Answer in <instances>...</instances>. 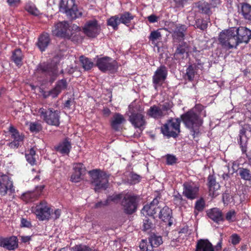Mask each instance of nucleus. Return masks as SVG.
<instances>
[{
    "mask_svg": "<svg viewBox=\"0 0 251 251\" xmlns=\"http://www.w3.org/2000/svg\"><path fill=\"white\" fill-rule=\"evenodd\" d=\"M124 194H114L111 196H109L107 199L106 202L104 204H106L110 201H113L114 202H118L120 200H122Z\"/></svg>",
    "mask_w": 251,
    "mask_h": 251,
    "instance_id": "de8ad7c7",
    "label": "nucleus"
},
{
    "mask_svg": "<svg viewBox=\"0 0 251 251\" xmlns=\"http://www.w3.org/2000/svg\"><path fill=\"white\" fill-rule=\"evenodd\" d=\"M36 156L35 151L33 148H31L25 154L26 161L31 165H34L36 164Z\"/></svg>",
    "mask_w": 251,
    "mask_h": 251,
    "instance_id": "4c0bfd02",
    "label": "nucleus"
},
{
    "mask_svg": "<svg viewBox=\"0 0 251 251\" xmlns=\"http://www.w3.org/2000/svg\"><path fill=\"white\" fill-rule=\"evenodd\" d=\"M40 68L43 72H47V71L49 73H50V74L51 75H52L53 76H56L57 75L58 71H57L56 67L55 66L51 69H49V68H48L47 69H45L44 66L43 65H41L40 67Z\"/></svg>",
    "mask_w": 251,
    "mask_h": 251,
    "instance_id": "4d7b16f0",
    "label": "nucleus"
},
{
    "mask_svg": "<svg viewBox=\"0 0 251 251\" xmlns=\"http://www.w3.org/2000/svg\"><path fill=\"white\" fill-rule=\"evenodd\" d=\"M199 186L194 183H185L183 185V195L188 199L194 200L198 197Z\"/></svg>",
    "mask_w": 251,
    "mask_h": 251,
    "instance_id": "2eb2a0df",
    "label": "nucleus"
},
{
    "mask_svg": "<svg viewBox=\"0 0 251 251\" xmlns=\"http://www.w3.org/2000/svg\"><path fill=\"white\" fill-rule=\"evenodd\" d=\"M95 62L96 66L100 71L104 73L107 71L114 72L118 67L117 61L108 56L98 57Z\"/></svg>",
    "mask_w": 251,
    "mask_h": 251,
    "instance_id": "0eeeda50",
    "label": "nucleus"
},
{
    "mask_svg": "<svg viewBox=\"0 0 251 251\" xmlns=\"http://www.w3.org/2000/svg\"><path fill=\"white\" fill-rule=\"evenodd\" d=\"M149 241L152 248H156L162 244V237L156 235H152L149 238Z\"/></svg>",
    "mask_w": 251,
    "mask_h": 251,
    "instance_id": "e433bc0d",
    "label": "nucleus"
},
{
    "mask_svg": "<svg viewBox=\"0 0 251 251\" xmlns=\"http://www.w3.org/2000/svg\"><path fill=\"white\" fill-rule=\"evenodd\" d=\"M206 116L205 111L201 104H197L192 109L181 116L182 121L195 138L199 133V128L203 123L201 116Z\"/></svg>",
    "mask_w": 251,
    "mask_h": 251,
    "instance_id": "f257e3e1",
    "label": "nucleus"
},
{
    "mask_svg": "<svg viewBox=\"0 0 251 251\" xmlns=\"http://www.w3.org/2000/svg\"><path fill=\"white\" fill-rule=\"evenodd\" d=\"M25 9L28 13L35 16L38 15L39 13V11L33 3H27L25 5Z\"/></svg>",
    "mask_w": 251,
    "mask_h": 251,
    "instance_id": "c03bdc74",
    "label": "nucleus"
},
{
    "mask_svg": "<svg viewBox=\"0 0 251 251\" xmlns=\"http://www.w3.org/2000/svg\"><path fill=\"white\" fill-rule=\"evenodd\" d=\"M147 114L154 119H160L165 116L163 112L161 110V107L154 105L151 106L147 112Z\"/></svg>",
    "mask_w": 251,
    "mask_h": 251,
    "instance_id": "412c9836",
    "label": "nucleus"
},
{
    "mask_svg": "<svg viewBox=\"0 0 251 251\" xmlns=\"http://www.w3.org/2000/svg\"><path fill=\"white\" fill-rule=\"evenodd\" d=\"M196 26L197 28L201 30H204L207 28V24L206 21L201 19H198L196 21Z\"/></svg>",
    "mask_w": 251,
    "mask_h": 251,
    "instance_id": "5fc2aeb1",
    "label": "nucleus"
},
{
    "mask_svg": "<svg viewBox=\"0 0 251 251\" xmlns=\"http://www.w3.org/2000/svg\"><path fill=\"white\" fill-rule=\"evenodd\" d=\"M130 177L131 182L133 183H138L140 180V176L139 175L134 173L130 174Z\"/></svg>",
    "mask_w": 251,
    "mask_h": 251,
    "instance_id": "69168bd1",
    "label": "nucleus"
},
{
    "mask_svg": "<svg viewBox=\"0 0 251 251\" xmlns=\"http://www.w3.org/2000/svg\"><path fill=\"white\" fill-rule=\"evenodd\" d=\"M73 170L77 173H80L82 175H83L86 171L84 166L81 163L74 164L73 166Z\"/></svg>",
    "mask_w": 251,
    "mask_h": 251,
    "instance_id": "09e8293b",
    "label": "nucleus"
},
{
    "mask_svg": "<svg viewBox=\"0 0 251 251\" xmlns=\"http://www.w3.org/2000/svg\"><path fill=\"white\" fill-rule=\"evenodd\" d=\"M121 201V205L125 213L130 214L134 212L137 208V197L131 193L124 194Z\"/></svg>",
    "mask_w": 251,
    "mask_h": 251,
    "instance_id": "9d476101",
    "label": "nucleus"
},
{
    "mask_svg": "<svg viewBox=\"0 0 251 251\" xmlns=\"http://www.w3.org/2000/svg\"><path fill=\"white\" fill-rule=\"evenodd\" d=\"M205 205V202L202 199L198 200L195 205V209L198 211H201L203 210Z\"/></svg>",
    "mask_w": 251,
    "mask_h": 251,
    "instance_id": "864d4df0",
    "label": "nucleus"
},
{
    "mask_svg": "<svg viewBox=\"0 0 251 251\" xmlns=\"http://www.w3.org/2000/svg\"><path fill=\"white\" fill-rule=\"evenodd\" d=\"M240 241V237L236 234H232L230 237V241L233 245L238 244Z\"/></svg>",
    "mask_w": 251,
    "mask_h": 251,
    "instance_id": "0e129e2a",
    "label": "nucleus"
},
{
    "mask_svg": "<svg viewBox=\"0 0 251 251\" xmlns=\"http://www.w3.org/2000/svg\"><path fill=\"white\" fill-rule=\"evenodd\" d=\"M60 93L59 91H58L55 87H54L53 89L48 92V94L47 95H45V97L50 96L52 98H55L57 97Z\"/></svg>",
    "mask_w": 251,
    "mask_h": 251,
    "instance_id": "e2e57ef3",
    "label": "nucleus"
},
{
    "mask_svg": "<svg viewBox=\"0 0 251 251\" xmlns=\"http://www.w3.org/2000/svg\"><path fill=\"white\" fill-rule=\"evenodd\" d=\"M208 186L210 195L215 197L218 194L217 191L220 188V185L216 182V179L213 176H209L208 177Z\"/></svg>",
    "mask_w": 251,
    "mask_h": 251,
    "instance_id": "4be33fe9",
    "label": "nucleus"
},
{
    "mask_svg": "<svg viewBox=\"0 0 251 251\" xmlns=\"http://www.w3.org/2000/svg\"><path fill=\"white\" fill-rule=\"evenodd\" d=\"M242 14L246 20L251 21V6L245 3L242 6Z\"/></svg>",
    "mask_w": 251,
    "mask_h": 251,
    "instance_id": "58836bf2",
    "label": "nucleus"
},
{
    "mask_svg": "<svg viewBox=\"0 0 251 251\" xmlns=\"http://www.w3.org/2000/svg\"><path fill=\"white\" fill-rule=\"evenodd\" d=\"M158 200L155 198L149 204L145 205L141 210V213L144 216H154L160 210L158 205Z\"/></svg>",
    "mask_w": 251,
    "mask_h": 251,
    "instance_id": "f3484780",
    "label": "nucleus"
},
{
    "mask_svg": "<svg viewBox=\"0 0 251 251\" xmlns=\"http://www.w3.org/2000/svg\"><path fill=\"white\" fill-rule=\"evenodd\" d=\"M159 217L164 222H168L169 225L172 224L171 219L172 218V210L168 206H164L162 209H160Z\"/></svg>",
    "mask_w": 251,
    "mask_h": 251,
    "instance_id": "5701e85b",
    "label": "nucleus"
},
{
    "mask_svg": "<svg viewBox=\"0 0 251 251\" xmlns=\"http://www.w3.org/2000/svg\"><path fill=\"white\" fill-rule=\"evenodd\" d=\"M237 46L241 43H247L251 39V30L247 27L240 26L238 28L232 27Z\"/></svg>",
    "mask_w": 251,
    "mask_h": 251,
    "instance_id": "f8f14e48",
    "label": "nucleus"
},
{
    "mask_svg": "<svg viewBox=\"0 0 251 251\" xmlns=\"http://www.w3.org/2000/svg\"><path fill=\"white\" fill-rule=\"evenodd\" d=\"M121 24L120 19L119 15L112 16L107 21L108 25L111 26L114 30L118 28V25Z\"/></svg>",
    "mask_w": 251,
    "mask_h": 251,
    "instance_id": "72a5a7b5",
    "label": "nucleus"
},
{
    "mask_svg": "<svg viewBox=\"0 0 251 251\" xmlns=\"http://www.w3.org/2000/svg\"><path fill=\"white\" fill-rule=\"evenodd\" d=\"M161 39V34L159 30L151 31L149 37V39L152 44L156 46L158 41Z\"/></svg>",
    "mask_w": 251,
    "mask_h": 251,
    "instance_id": "c9c22d12",
    "label": "nucleus"
},
{
    "mask_svg": "<svg viewBox=\"0 0 251 251\" xmlns=\"http://www.w3.org/2000/svg\"><path fill=\"white\" fill-rule=\"evenodd\" d=\"M236 213L234 210L228 211L226 216V219L229 222H234L236 220Z\"/></svg>",
    "mask_w": 251,
    "mask_h": 251,
    "instance_id": "603ef678",
    "label": "nucleus"
},
{
    "mask_svg": "<svg viewBox=\"0 0 251 251\" xmlns=\"http://www.w3.org/2000/svg\"><path fill=\"white\" fill-rule=\"evenodd\" d=\"M33 213L40 221L48 220L50 218L52 210L45 201H42L32 209Z\"/></svg>",
    "mask_w": 251,
    "mask_h": 251,
    "instance_id": "1a4fd4ad",
    "label": "nucleus"
},
{
    "mask_svg": "<svg viewBox=\"0 0 251 251\" xmlns=\"http://www.w3.org/2000/svg\"><path fill=\"white\" fill-rule=\"evenodd\" d=\"M8 191L13 193L15 191L13 182L7 175L0 174V195H5Z\"/></svg>",
    "mask_w": 251,
    "mask_h": 251,
    "instance_id": "ddd939ff",
    "label": "nucleus"
},
{
    "mask_svg": "<svg viewBox=\"0 0 251 251\" xmlns=\"http://www.w3.org/2000/svg\"><path fill=\"white\" fill-rule=\"evenodd\" d=\"M74 0H60L59 1V10L60 12L65 13L67 9L70 8V4H74Z\"/></svg>",
    "mask_w": 251,
    "mask_h": 251,
    "instance_id": "ea45409f",
    "label": "nucleus"
},
{
    "mask_svg": "<svg viewBox=\"0 0 251 251\" xmlns=\"http://www.w3.org/2000/svg\"><path fill=\"white\" fill-rule=\"evenodd\" d=\"M126 120L122 115L119 113H116L113 116L111 121V127L114 130H118L120 126Z\"/></svg>",
    "mask_w": 251,
    "mask_h": 251,
    "instance_id": "cd10ccee",
    "label": "nucleus"
},
{
    "mask_svg": "<svg viewBox=\"0 0 251 251\" xmlns=\"http://www.w3.org/2000/svg\"><path fill=\"white\" fill-rule=\"evenodd\" d=\"M50 42V38L48 33H43L38 38L37 46L41 51H44Z\"/></svg>",
    "mask_w": 251,
    "mask_h": 251,
    "instance_id": "bb28decb",
    "label": "nucleus"
},
{
    "mask_svg": "<svg viewBox=\"0 0 251 251\" xmlns=\"http://www.w3.org/2000/svg\"><path fill=\"white\" fill-rule=\"evenodd\" d=\"M196 75L195 68L192 65L189 66L186 70V78L190 81H192L194 79Z\"/></svg>",
    "mask_w": 251,
    "mask_h": 251,
    "instance_id": "a19ab883",
    "label": "nucleus"
},
{
    "mask_svg": "<svg viewBox=\"0 0 251 251\" xmlns=\"http://www.w3.org/2000/svg\"><path fill=\"white\" fill-rule=\"evenodd\" d=\"M239 174L242 179L246 180H251V173L249 170L241 168L239 171Z\"/></svg>",
    "mask_w": 251,
    "mask_h": 251,
    "instance_id": "37998d69",
    "label": "nucleus"
},
{
    "mask_svg": "<svg viewBox=\"0 0 251 251\" xmlns=\"http://www.w3.org/2000/svg\"><path fill=\"white\" fill-rule=\"evenodd\" d=\"M245 129L242 128L240 130L239 134V139L238 140V142L240 144L243 152H244L246 151L247 143L248 141V138L247 137V136L245 135Z\"/></svg>",
    "mask_w": 251,
    "mask_h": 251,
    "instance_id": "7c9ffc66",
    "label": "nucleus"
},
{
    "mask_svg": "<svg viewBox=\"0 0 251 251\" xmlns=\"http://www.w3.org/2000/svg\"><path fill=\"white\" fill-rule=\"evenodd\" d=\"M80 30V28L77 25L69 24L67 22L63 21L56 24L52 32L57 37L69 38Z\"/></svg>",
    "mask_w": 251,
    "mask_h": 251,
    "instance_id": "f03ea898",
    "label": "nucleus"
},
{
    "mask_svg": "<svg viewBox=\"0 0 251 251\" xmlns=\"http://www.w3.org/2000/svg\"><path fill=\"white\" fill-rule=\"evenodd\" d=\"M21 226L22 227H30L31 224L30 222L25 218L21 219Z\"/></svg>",
    "mask_w": 251,
    "mask_h": 251,
    "instance_id": "338daca9",
    "label": "nucleus"
},
{
    "mask_svg": "<svg viewBox=\"0 0 251 251\" xmlns=\"http://www.w3.org/2000/svg\"><path fill=\"white\" fill-rule=\"evenodd\" d=\"M121 23L129 26L131 21L134 18L135 16L129 12H125L119 15Z\"/></svg>",
    "mask_w": 251,
    "mask_h": 251,
    "instance_id": "2f4dec72",
    "label": "nucleus"
},
{
    "mask_svg": "<svg viewBox=\"0 0 251 251\" xmlns=\"http://www.w3.org/2000/svg\"><path fill=\"white\" fill-rule=\"evenodd\" d=\"M29 129L32 132L37 133L42 129V126L38 123H30L29 125Z\"/></svg>",
    "mask_w": 251,
    "mask_h": 251,
    "instance_id": "3c124183",
    "label": "nucleus"
},
{
    "mask_svg": "<svg viewBox=\"0 0 251 251\" xmlns=\"http://www.w3.org/2000/svg\"><path fill=\"white\" fill-rule=\"evenodd\" d=\"M100 30V26L95 19L87 21L83 27L84 33L90 38L97 37Z\"/></svg>",
    "mask_w": 251,
    "mask_h": 251,
    "instance_id": "9b49d317",
    "label": "nucleus"
},
{
    "mask_svg": "<svg viewBox=\"0 0 251 251\" xmlns=\"http://www.w3.org/2000/svg\"><path fill=\"white\" fill-rule=\"evenodd\" d=\"M186 29V27L184 25H175L174 29H172L173 36L174 38L178 40L183 39L184 36V32Z\"/></svg>",
    "mask_w": 251,
    "mask_h": 251,
    "instance_id": "393cba45",
    "label": "nucleus"
},
{
    "mask_svg": "<svg viewBox=\"0 0 251 251\" xmlns=\"http://www.w3.org/2000/svg\"><path fill=\"white\" fill-rule=\"evenodd\" d=\"M199 10L202 13L210 15L212 13L211 7L208 2L205 1H199L197 3Z\"/></svg>",
    "mask_w": 251,
    "mask_h": 251,
    "instance_id": "473e14b6",
    "label": "nucleus"
},
{
    "mask_svg": "<svg viewBox=\"0 0 251 251\" xmlns=\"http://www.w3.org/2000/svg\"><path fill=\"white\" fill-rule=\"evenodd\" d=\"M70 6L71 7L65 13L69 18L75 19L82 16V11L78 10L77 6L75 4V2H74V4Z\"/></svg>",
    "mask_w": 251,
    "mask_h": 251,
    "instance_id": "b1692460",
    "label": "nucleus"
},
{
    "mask_svg": "<svg viewBox=\"0 0 251 251\" xmlns=\"http://www.w3.org/2000/svg\"><path fill=\"white\" fill-rule=\"evenodd\" d=\"M38 113L40 118L48 125L58 126L60 125V111L52 108L47 110L40 108Z\"/></svg>",
    "mask_w": 251,
    "mask_h": 251,
    "instance_id": "20e7f679",
    "label": "nucleus"
},
{
    "mask_svg": "<svg viewBox=\"0 0 251 251\" xmlns=\"http://www.w3.org/2000/svg\"><path fill=\"white\" fill-rule=\"evenodd\" d=\"M140 251H152L153 249L150 242L148 243L147 240H142L140 244Z\"/></svg>",
    "mask_w": 251,
    "mask_h": 251,
    "instance_id": "49530a36",
    "label": "nucleus"
},
{
    "mask_svg": "<svg viewBox=\"0 0 251 251\" xmlns=\"http://www.w3.org/2000/svg\"><path fill=\"white\" fill-rule=\"evenodd\" d=\"M0 246L8 250H14L18 247V240L16 236L2 239L0 240Z\"/></svg>",
    "mask_w": 251,
    "mask_h": 251,
    "instance_id": "6ab92c4d",
    "label": "nucleus"
},
{
    "mask_svg": "<svg viewBox=\"0 0 251 251\" xmlns=\"http://www.w3.org/2000/svg\"><path fill=\"white\" fill-rule=\"evenodd\" d=\"M82 175L80 173H77L74 171L73 174L71 176V180L73 182H78L81 179Z\"/></svg>",
    "mask_w": 251,
    "mask_h": 251,
    "instance_id": "6e6d98bb",
    "label": "nucleus"
},
{
    "mask_svg": "<svg viewBox=\"0 0 251 251\" xmlns=\"http://www.w3.org/2000/svg\"><path fill=\"white\" fill-rule=\"evenodd\" d=\"M129 109L131 113L129 121L135 128H139L141 131H143L146 125L144 109L140 106L134 107L132 104L129 105Z\"/></svg>",
    "mask_w": 251,
    "mask_h": 251,
    "instance_id": "7ed1b4c3",
    "label": "nucleus"
},
{
    "mask_svg": "<svg viewBox=\"0 0 251 251\" xmlns=\"http://www.w3.org/2000/svg\"><path fill=\"white\" fill-rule=\"evenodd\" d=\"M207 215L212 220L217 223L224 221L222 212L218 208L211 209L208 212Z\"/></svg>",
    "mask_w": 251,
    "mask_h": 251,
    "instance_id": "a878e982",
    "label": "nucleus"
},
{
    "mask_svg": "<svg viewBox=\"0 0 251 251\" xmlns=\"http://www.w3.org/2000/svg\"><path fill=\"white\" fill-rule=\"evenodd\" d=\"M61 215V211L59 209H56L53 213L51 214L50 218H52L54 220L59 218Z\"/></svg>",
    "mask_w": 251,
    "mask_h": 251,
    "instance_id": "774afa93",
    "label": "nucleus"
},
{
    "mask_svg": "<svg viewBox=\"0 0 251 251\" xmlns=\"http://www.w3.org/2000/svg\"><path fill=\"white\" fill-rule=\"evenodd\" d=\"M67 86V83L66 79H62L60 80L57 81L56 84L55 88L59 91L60 93L61 92L62 90H64L66 89Z\"/></svg>",
    "mask_w": 251,
    "mask_h": 251,
    "instance_id": "8fccbe9b",
    "label": "nucleus"
},
{
    "mask_svg": "<svg viewBox=\"0 0 251 251\" xmlns=\"http://www.w3.org/2000/svg\"><path fill=\"white\" fill-rule=\"evenodd\" d=\"M24 54L20 49H15L12 53L11 60L19 67L23 65Z\"/></svg>",
    "mask_w": 251,
    "mask_h": 251,
    "instance_id": "c85d7f7f",
    "label": "nucleus"
},
{
    "mask_svg": "<svg viewBox=\"0 0 251 251\" xmlns=\"http://www.w3.org/2000/svg\"><path fill=\"white\" fill-rule=\"evenodd\" d=\"M180 122L178 118H172L161 127V132L168 137H176L180 131Z\"/></svg>",
    "mask_w": 251,
    "mask_h": 251,
    "instance_id": "423d86ee",
    "label": "nucleus"
},
{
    "mask_svg": "<svg viewBox=\"0 0 251 251\" xmlns=\"http://www.w3.org/2000/svg\"><path fill=\"white\" fill-rule=\"evenodd\" d=\"M9 132L11 138L13 140L12 142L9 143V146L13 149H17L21 146L23 143L24 135L21 134L13 126H9Z\"/></svg>",
    "mask_w": 251,
    "mask_h": 251,
    "instance_id": "4468645a",
    "label": "nucleus"
},
{
    "mask_svg": "<svg viewBox=\"0 0 251 251\" xmlns=\"http://www.w3.org/2000/svg\"><path fill=\"white\" fill-rule=\"evenodd\" d=\"M176 160L177 159L175 155L168 154L166 156V162L168 165H172L176 163Z\"/></svg>",
    "mask_w": 251,
    "mask_h": 251,
    "instance_id": "bf43d9fd",
    "label": "nucleus"
},
{
    "mask_svg": "<svg viewBox=\"0 0 251 251\" xmlns=\"http://www.w3.org/2000/svg\"><path fill=\"white\" fill-rule=\"evenodd\" d=\"M44 188L43 185L38 186L36 187L35 191H29L23 194L21 198L26 202L33 201L41 195Z\"/></svg>",
    "mask_w": 251,
    "mask_h": 251,
    "instance_id": "a211bd4d",
    "label": "nucleus"
},
{
    "mask_svg": "<svg viewBox=\"0 0 251 251\" xmlns=\"http://www.w3.org/2000/svg\"><path fill=\"white\" fill-rule=\"evenodd\" d=\"M186 51V50L185 48L182 46L179 45L177 48V50L175 53L174 57L176 58H178L179 55H182Z\"/></svg>",
    "mask_w": 251,
    "mask_h": 251,
    "instance_id": "13d9d810",
    "label": "nucleus"
},
{
    "mask_svg": "<svg viewBox=\"0 0 251 251\" xmlns=\"http://www.w3.org/2000/svg\"><path fill=\"white\" fill-rule=\"evenodd\" d=\"M167 74V69L165 66H161L156 70L152 76V81L155 89L166 79Z\"/></svg>",
    "mask_w": 251,
    "mask_h": 251,
    "instance_id": "dca6fc26",
    "label": "nucleus"
},
{
    "mask_svg": "<svg viewBox=\"0 0 251 251\" xmlns=\"http://www.w3.org/2000/svg\"><path fill=\"white\" fill-rule=\"evenodd\" d=\"M174 201L175 204L179 206H182L186 203V201L183 199L181 195L179 193L174 195Z\"/></svg>",
    "mask_w": 251,
    "mask_h": 251,
    "instance_id": "a18cd8bd",
    "label": "nucleus"
},
{
    "mask_svg": "<svg viewBox=\"0 0 251 251\" xmlns=\"http://www.w3.org/2000/svg\"><path fill=\"white\" fill-rule=\"evenodd\" d=\"M219 41L222 46L226 49H230L237 46L234 32L232 28L221 32L219 36Z\"/></svg>",
    "mask_w": 251,
    "mask_h": 251,
    "instance_id": "6e6552de",
    "label": "nucleus"
},
{
    "mask_svg": "<svg viewBox=\"0 0 251 251\" xmlns=\"http://www.w3.org/2000/svg\"><path fill=\"white\" fill-rule=\"evenodd\" d=\"M79 61L82 64V67L85 70H90L94 66V63L88 58L81 56Z\"/></svg>",
    "mask_w": 251,
    "mask_h": 251,
    "instance_id": "f704fd0d",
    "label": "nucleus"
},
{
    "mask_svg": "<svg viewBox=\"0 0 251 251\" xmlns=\"http://www.w3.org/2000/svg\"><path fill=\"white\" fill-rule=\"evenodd\" d=\"M171 105L169 103H165L161 107V110L163 112L164 116L168 114V111L171 110Z\"/></svg>",
    "mask_w": 251,
    "mask_h": 251,
    "instance_id": "052dcab7",
    "label": "nucleus"
},
{
    "mask_svg": "<svg viewBox=\"0 0 251 251\" xmlns=\"http://www.w3.org/2000/svg\"><path fill=\"white\" fill-rule=\"evenodd\" d=\"M196 251H214V250L207 239H200L197 242Z\"/></svg>",
    "mask_w": 251,
    "mask_h": 251,
    "instance_id": "aec40b11",
    "label": "nucleus"
},
{
    "mask_svg": "<svg viewBox=\"0 0 251 251\" xmlns=\"http://www.w3.org/2000/svg\"><path fill=\"white\" fill-rule=\"evenodd\" d=\"M143 230L144 231H147L150 229L152 226V224L150 222L149 219L147 218L144 220L143 222Z\"/></svg>",
    "mask_w": 251,
    "mask_h": 251,
    "instance_id": "680f3d73",
    "label": "nucleus"
},
{
    "mask_svg": "<svg viewBox=\"0 0 251 251\" xmlns=\"http://www.w3.org/2000/svg\"><path fill=\"white\" fill-rule=\"evenodd\" d=\"M89 174L92 178V184L95 186V191L107 188L109 176L107 174L99 170L90 171Z\"/></svg>",
    "mask_w": 251,
    "mask_h": 251,
    "instance_id": "39448f33",
    "label": "nucleus"
},
{
    "mask_svg": "<svg viewBox=\"0 0 251 251\" xmlns=\"http://www.w3.org/2000/svg\"><path fill=\"white\" fill-rule=\"evenodd\" d=\"M73 251H98L84 244L76 245L72 249Z\"/></svg>",
    "mask_w": 251,
    "mask_h": 251,
    "instance_id": "79ce46f5",
    "label": "nucleus"
},
{
    "mask_svg": "<svg viewBox=\"0 0 251 251\" xmlns=\"http://www.w3.org/2000/svg\"><path fill=\"white\" fill-rule=\"evenodd\" d=\"M56 150L62 154H68L71 150V145L70 142L65 140L55 147Z\"/></svg>",
    "mask_w": 251,
    "mask_h": 251,
    "instance_id": "c756f323",
    "label": "nucleus"
}]
</instances>
